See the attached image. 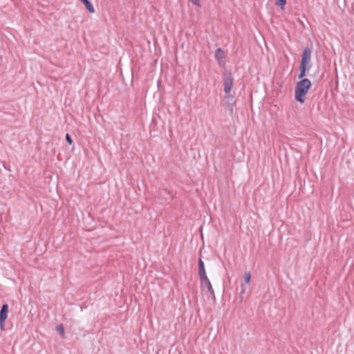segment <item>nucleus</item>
Returning <instances> with one entry per match:
<instances>
[{
  "label": "nucleus",
  "mask_w": 354,
  "mask_h": 354,
  "mask_svg": "<svg viewBox=\"0 0 354 354\" xmlns=\"http://www.w3.org/2000/svg\"><path fill=\"white\" fill-rule=\"evenodd\" d=\"M311 86V82L308 79H302L298 81L295 88V100L299 103H304L306 100V95Z\"/></svg>",
  "instance_id": "1"
},
{
  "label": "nucleus",
  "mask_w": 354,
  "mask_h": 354,
  "mask_svg": "<svg viewBox=\"0 0 354 354\" xmlns=\"http://www.w3.org/2000/svg\"><path fill=\"white\" fill-rule=\"evenodd\" d=\"M244 281L245 283H249L251 279V274L250 272H245L243 275Z\"/></svg>",
  "instance_id": "12"
},
{
  "label": "nucleus",
  "mask_w": 354,
  "mask_h": 354,
  "mask_svg": "<svg viewBox=\"0 0 354 354\" xmlns=\"http://www.w3.org/2000/svg\"><path fill=\"white\" fill-rule=\"evenodd\" d=\"M241 288H242V290H241V294H243L245 292V288L244 287L243 284H241Z\"/></svg>",
  "instance_id": "16"
},
{
  "label": "nucleus",
  "mask_w": 354,
  "mask_h": 354,
  "mask_svg": "<svg viewBox=\"0 0 354 354\" xmlns=\"http://www.w3.org/2000/svg\"><path fill=\"white\" fill-rule=\"evenodd\" d=\"M8 304H3L0 310V328L2 330L5 329V323L8 317Z\"/></svg>",
  "instance_id": "3"
},
{
  "label": "nucleus",
  "mask_w": 354,
  "mask_h": 354,
  "mask_svg": "<svg viewBox=\"0 0 354 354\" xmlns=\"http://www.w3.org/2000/svg\"><path fill=\"white\" fill-rule=\"evenodd\" d=\"M234 79L230 73H224L223 75V84H224V91L226 94H228L232 87Z\"/></svg>",
  "instance_id": "4"
},
{
  "label": "nucleus",
  "mask_w": 354,
  "mask_h": 354,
  "mask_svg": "<svg viewBox=\"0 0 354 354\" xmlns=\"http://www.w3.org/2000/svg\"><path fill=\"white\" fill-rule=\"evenodd\" d=\"M56 330L60 335L62 337L64 336V328L62 324L57 325L56 326Z\"/></svg>",
  "instance_id": "11"
},
{
  "label": "nucleus",
  "mask_w": 354,
  "mask_h": 354,
  "mask_svg": "<svg viewBox=\"0 0 354 354\" xmlns=\"http://www.w3.org/2000/svg\"><path fill=\"white\" fill-rule=\"evenodd\" d=\"M311 67L299 65V73L298 75V78L301 80L302 79H305L304 77L306 76L307 72L310 70Z\"/></svg>",
  "instance_id": "9"
},
{
  "label": "nucleus",
  "mask_w": 354,
  "mask_h": 354,
  "mask_svg": "<svg viewBox=\"0 0 354 354\" xmlns=\"http://www.w3.org/2000/svg\"><path fill=\"white\" fill-rule=\"evenodd\" d=\"M286 3V0H277L275 4L280 7L281 9H283Z\"/></svg>",
  "instance_id": "13"
},
{
  "label": "nucleus",
  "mask_w": 354,
  "mask_h": 354,
  "mask_svg": "<svg viewBox=\"0 0 354 354\" xmlns=\"http://www.w3.org/2000/svg\"><path fill=\"white\" fill-rule=\"evenodd\" d=\"M312 50L309 47H306L303 50L301 54V59L300 62L301 65L311 67L312 64L310 63V57H311Z\"/></svg>",
  "instance_id": "2"
},
{
  "label": "nucleus",
  "mask_w": 354,
  "mask_h": 354,
  "mask_svg": "<svg viewBox=\"0 0 354 354\" xmlns=\"http://www.w3.org/2000/svg\"><path fill=\"white\" fill-rule=\"evenodd\" d=\"M234 104V97L232 95H227V109L229 112V113L232 115H233V106Z\"/></svg>",
  "instance_id": "7"
},
{
  "label": "nucleus",
  "mask_w": 354,
  "mask_h": 354,
  "mask_svg": "<svg viewBox=\"0 0 354 354\" xmlns=\"http://www.w3.org/2000/svg\"><path fill=\"white\" fill-rule=\"evenodd\" d=\"M201 280V284H204L205 285V286L207 287V290L208 292L213 295V297H214V290H213V288H212V286L211 284V282L209 280V279L207 278V277H205V279L204 278H201L200 279Z\"/></svg>",
  "instance_id": "6"
},
{
  "label": "nucleus",
  "mask_w": 354,
  "mask_h": 354,
  "mask_svg": "<svg viewBox=\"0 0 354 354\" xmlns=\"http://www.w3.org/2000/svg\"><path fill=\"white\" fill-rule=\"evenodd\" d=\"M193 4H194L195 6H198L200 7L201 6V3H200V0H189Z\"/></svg>",
  "instance_id": "15"
},
{
  "label": "nucleus",
  "mask_w": 354,
  "mask_h": 354,
  "mask_svg": "<svg viewBox=\"0 0 354 354\" xmlns=\"http://www.w3.org/2000/svg\"><path fill=\"white\" fill-rule=\"evenodd\" d=\"M85 6L86 9L90 12V13H94L95 12V8L93 6V4L89 0H80Z\"/></svg>",
  "instance_id": "10"
},
{
  "label": "nucleus",
  "mask_w": 354,
  "mask_h": 354,
  "mask_svg": "<svg viewBox=\"0 0 354 354\" xmlns=\"http://www.w3.org/2000/svg\"><path fill=\"white\" fill-rule=\"evenodd\" d=\"M66 140L69 145H72L73 139L68 133H66Z\"/></svg>",
  "instance_id": "14"
},
{
  "label": "nucleus",
  "mask_w": 354,
  "mask_h": 354,
  "mask_svg": "<svg viewBox=\"0 0 354 354\" xmlns=\"http://www.w3.org/2000/svg\"><path fill=\"white\" fill-rule=\"evenodd\" d=\"M198 276L199 278H204L207 277L205 268V264L204 262L202 261L201 259H198Z\"/></svg>",
  "instance_id": "8"
},
{
  "label": "nucleus",
  "mask_w": 354,
  "mask_h": 354,
  "mask_svg": "<svg viewBox=\"0 0 354 354\" xmlns=\"http://www.w3.org/2000/svg\"><path fill=\"white\" fill-rule=\"evenodd\" d=\"M225 55V52L221 48H218L216 50L214 57L218 64L221 66L225 64V62L223 60Z\"/></svg>",
  "instance_id": "5"
}]
</instances>
